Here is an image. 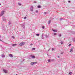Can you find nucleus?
<instances>
[{"instance_id":"35","label":"nucleus","mask_w":75,"mask_h":75,"mask_svg":"<svg viewBox=\"0 0 75 75\" xmlns=\"http://www.w3.org/2000/svg\"><path fill=\"white\" fill-rule=\"evenodd\" d=\"M32 8H33V7H32Z\"/></svg>"},{"instance_id":"23","label":"nucleus","mask_w":75,"mask_h":75,"mask_svg":"<svg viewBox=\"0 0 75 75\" xmlns=\"http://www.w3.org/2000/svg\"><path fill=\"white\" fill-rule=\"evenodd\" d=\"M61 44H63V42H61Z\"/></svg>"},{"instance_id":"19","label":"nucleus","mask_w":75,"mask_h":75,"mask_svg":"<svg viewBox=\"0 0 75 75\" xmlns=\"http://www.w3.org/2000/svg\"><path fill=\"white\" fill-rule=\"evenodd\" d=\"M2 57H5V56L4 55H2Z\"/></svg>"},{"instance_id":"34","label":"nucleus","mask_w":75,"mask_h":75,"mask_svg":"<svg viewBox=\"0 0 75 75\" xmlns=\"http://www.w3.org/2000/svg\"><path fill=\"white\" fill-rule=\"evenodd\" d=\"M0 41H1V40H0Z\"/></svg>"},{"instance_id":"6","label":"nucleus","mask_w":75,"mask_h":75,"mask_svg":"<svg viewBox=\"0 0 75 75\" xmlns=\"http://www.w3.org/2000/svg\"><path fill=\"white\" fill-rule=\"evenodd\" d=\"M73 51V49L71 48L70 51V52H72Z\"/></svg>"},{"instance_id":"28","label":"nucleus","mask_w":75,"mask_h":75,"mask_svg":"<svg viewBox=\"0 0 75 75\" xmlns=\"http://www.w3.org/2000/svg\"><path fill=\"white\" fill-rule=\"evenodd\" d=\"M69 3H70V2H71V1H69Z\"/></svg>"},{"instance_id":"30","label":"nucleus","mask_w":75,"mask_h":75,"mask_svg":"<svg viewBox=\"0 0 75 75\" xmlns=\"http://www.w3.org/2000/svg\"><path fill=\"white\" fill-rule=\"evenodd\" d=\"M44 13H45V14H47V13H46V12H45Z\"/></svg>"},{"instance_id":"20","label":"nucleus","mask_w":75,"mask_h":75,"mask_svg":"<svg viewBox=\"0 0 75 75\" xmlns=\"http://www.w3.org/2000/svg\"><path fill=\"white\" fill-rule=\"evenodd\" d=\"M26 18H27V17H24V19H26Z\"/></svg>"},{"instance_id":"7","label":"nucleus","mask_w":75,"mask_h":75,"mask_svg":"<svg viewBox=\"0 0 75 75\" xmlns=\"http://www.w3.org/2000/svg\"><path fill=\"white\" fill-rule=\"evenodd\" d=\"M16 45H17V44H14L12 45V46H16Z\"/></svg>"},{"instance_id":"31","label":"nucleus","mask_w":75,"mask_h":75,"mask_svg":"<svg viewBox=\"0 0 75 75\" xmlns=\"http://www.w3.org/2000/svg\"><path fill=\"white\" fill-rule=\"evenodd\" d=\"M36 11L37 13H38V11Z\"/></svg>"},{"instance_id":"29","label":"nucleus","mask_w":75,"mask_h":75,"mask_svg":"<svg viewBox=\"0 0 75 75\" xmlns=\"http://www.w3.org/2000/svg\"><path fill=\"white\" fill-rule=\"evenodd\" d=\"M12 38H14H14H14V37H13Z\"/></svg>"},{"instance_id":"14","label":"nucleus","mask_w":75,"mask_h":75,"mask_svg":"<svg viewBox=\"0 0 75 75\" xmlns=\"http://www.w3.org/2000/svg\"><path fill=\"white\" fill-rule=\"evenodd\" d=\"M36 35H37V36H39V35H40L38 34H36Z\"/></svg>"},{"instance_id":"13","label":"nucleus","mask_w":75,"mask_h":75,"mask_svg":"<svg viewBox=\"0 0 75 75\" xmlns=\"http://www.w3.org/2000/svg\"><path fill=\"white\" fill-rule=\"evenodd\" d=\"M30 10H31V11H33V8H30Z\"/></svg>"},{"instance_id":"25","label":"nucleus","mask_w":75,"mask_h":75,"mask_svg":"<svg viewBox=\"0 0 75 75\" xmlns=\"http://www.w3.org/2000/svg\"><path fill=\"white\" fill-rule=\"evenodd\" d=\"M54 35H57V33H54Z\"/></svg>"},{"instance_id":"8","label":"nucleus","mask_w":75,"mask_h":75,"mask_svg":"<svg viewBox=\"0 0 75 75\" xmlns=\"http://www.w3.org/2000/svg\"><path fill=\"white\" fill-rule=\"evenodd\" d=\"M38 8H41V6L40 5H39L38 6Z\"/></svg>"},{"instance_id":"15","label":"nucleus","mask_w":75,"mask_h":75,"mask_svg":"<svg viewBox=\"0 0 75 75\" xmlns=\"http://www.w3.org/2000/svg\"><path fill=\"white\" fill-rule=\"evenodd\" d=\"M54 48H52V51H54Z\"/></svg>"},{"instance_id":"27","label":"nucleus","mask_w":75,"mask_h":75,"mask_svg":"<svg viewBox=\"0 0 75 75\" xmlns=\"http://www.w3.org/2000/svg\"><path fill=\"white\" fill-rule=\"evenodd\" d=\"M30 45H33V44H30Z\"/></svg>"},{"instance_id":"26","label":"nucleus","mask_w":75,"mask_h":75,"mask_svg":"<svg viewBox=\"0 0 75 75\" xmlns=\"http://www.w3.org/2000/svg\"><path fill=\"white\" fill-rule=\"evenodd\" d=\"M59 37H61V35H59Z\"/></svg>"},{"instance_id":"9","label":"nucleus","mask_w":75,"mask_h":75,"mask_svg":"<svg viewBox=\"0 0 75 75\" xmlns=\"http://www.w3.org/2000/svg\"><path fill=\"white\" fill-rule=\"evenodd\" d=\"M48 24H50V23H51V21H48Z\"/></svg>"},{"instance_id":"17","label":"nucleus","mask_w":75,"mask_h":75,"mask_svg":"<svg viewBox=\"0 0 75 75\" xmlns=\"http://www.w3.org/2000/svg\"><path fill=\"white\" fill-rule=\"evenodd\" d=\"M18 5H19V6H21V4L20 3H18Z\"/></svg>"},{"instance_id":"10","label":"nucleus","mask_w":75,"mask_h":75,"mask_svg":"<svg viewBox=\"0 0 75 75\" xmlns=\"http://www.w3.org/2000/svg\"><path fill=\"white\" fill-rule=\"evenodd\" d=\"M69 74L70 75H71V74H72V72H70L69 73Z\"/></svg>"},{"instance_id":"21","label":"nucleus","mask_w":75,"mask_h":75,"mask_svg":"<svg viewBox=\"0 0 75 75\" xmlns=\"http://www.w3.org/2000/svg\"><path fill=\"white\" fill-rule=\"evenodd\" d=\"M51 61V60L50 59L48 60V62H50Z\"/></svg>"},{"instance_id":"33","label":"nucleus","mask_w":75,"mask_h":75,"mask_svg":"<svg viewBox=\"0 0 75 75\" xmlns=\"http://www.w3.org/2000/svg\"><path fill=\"white\" fill-rule=\"evenodd\" d=\"M0 37H1V36L0 35Z\"/></svg>"},{"instance_id":"18","label":"nucleus","mask_w":75,"mask_h":75,"mask_svg":"<svg viewBox=\"0 0 75 75\" xmlns=\"http://www.w3.org/2000/svg\"><path fill=\"white\" fill-rule=\"evenodd\" d=\"M32 50H35V48H33L32 49Z\"/></svg>"},{"instance_id":"2","label":"nucleus","mask_w":75,"mask_h":75,"mask_svg":"<svg viewBox=\"0 0 75 75\" xmlns=\"http://www.w3.org/2000/svg\"><path fill=\"white\" fill-rule=\"evenodd\" d=\"M9 56L10 57H11V58H13V55H12L11 54H9Z\"/></svg>"},{"instance_id":"12","label":"nucleus","mask_w":75,"mask_h":75,"mask_svg":"<svg viewBox=\"0 0 75 75\" xmlns=\"http://www.w3.org/2000/svg\"><path fill=\"white\" fill-rule=\"evenodd\" d=\"M37 63V62H34L33 64H36Z\"/></svg>"},{"instance_id":"3","label":"nucleus","mask_w":75,"mask_h":75,"mask_svg":"<svg viewBox=\"0 0 75 75\" xmlns=\"http://www.w3.org/2000/svg\"><path fill=\"white\" fill-rule=\"evenodd\" d=\"M4 11H2L1 12V16H3V14H4Z\"/></svg>"},{"instance_id":"1","label":"nucleus","mask_w":75,"mask_h":75,"mask_svg":"<svg viewBox=\"0 0 75 75\" xmlns=\"http://www.w3.org/2000/svg\"><path fill=\"white\" fill-rule=\"evenodd\" d=\"M24 44H25V42H21L19 44V45L21 46H22V45H24Z\"/></svg>"},{"instance_id":"11","label":"nucleus","mask_w":75,"mask_h":75,"mask_svg":"<svg viewBox=\"0 0 75 75\" xmlns=\"http://www.w3.org/2000/svg\"><path fill=\"white\" fill-rule=\"evenodd\" d=\"M32 58H35V56H32Z\"/></svg>"},{"instance_id":"5","label":"nucleus","mask_w":75,"mask_h":75,"mask_svg":"<svg viewBox=\"0 0 75 75\" xmlns=\"http://www.w3.org/2000/svg\"><path fill=\"white\" fill-rule=\"evenodd\" d=\"M52 31H54V33H55L56 32H57V31L54 30H52Z\"/></svg>"},{"instance_id":"32","label":"nucleus","mask_w":75,"mask_h":75,"mask_svg":"<svg viewBox=\"0 0 75 75\" xmlns=\"http://www.w3.org/2000/svg\"><path fill=\"white\" fill-rule=\"evenodd\" d=\"M0 6H1V4H0Z\"/></svg>"},{"instance_id":"24","label":"nucleus","mask_w":75,"mask_h":75,"mask_svg":"<svg viewBox=\"0 0 75 75\" xmlns=\"http://www.w3.org/2000/svg\"><path fill=\"white\" fill-rule=\"evenodd\" d=\"M71 44H70L69 45V46H71Z\"/></svg>"},{"instance_id":"4","label":"nucleus","mask_w":75,"mask_h":75,"mask_svg":"<svg viewBox=\"0 0 75 75\" xmlns=\"http://www.w3.org/2000/svg\"><path fill=\"white\" fill-rule=\"evenodd\" d=\"M4 71L5 73H7V71L6 70L4 69Z\"/></svg>"},{"instance_id":"22","label":"nucleus","mask_w":75,"mask_h":75,"mask_svg":"<svg viewBox=\"0 0 75 75\" xmlns=\"http://www.w3.org/2000/svg\"><path fill=\"white\" fill-rule=\"evenodd\" d=\"M42 28H43V29H44V26H42Z\"/></svg>"},{"instance_id":"16","label":"nucleus","mask_w":75,"mask_h":75,"mask_svg":"<svg viewBox=\"0 0 75 75\" xmlns=\"http://www.w3.org/2000/svg\"><path fill=\"white\" fill-rule=\"evenodd\" d=\"M34 62H32L31 63L32 65H34Z\"/></svg>"}]
</instances>
